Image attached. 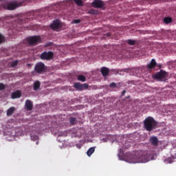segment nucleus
Instances as JSON below:
<instances>
[{"instance_id": "obj_1", "label": "nucleus", "mask_w": 176, "mask_h": 176, "mask_svg": "<svg viewBox=\"0 0 176 176\" xmlns=\"http://www.w3.org/2000/svg\"><path fill=\"white\" fill-rule=\"evenodd\" d=\"M124 159L128 163H147L153 159V155L147 154L142 151H138L133 153H126Z\"/></svg>"}, {"instance_id": "obj_2", "label": "nucleus", "mask_w": 176, "mask_h": 176, "mask_svg": "<svg viewBox=\"0 0 176 176\" xmlns=\"http://www.w3.org/2000/svg\"><path fill=\"white\" fill-rule=\"evenodd\" d=\"M24 2L23 1H9L8 0H3L0 1V8L1 9H4V10H14V9H17V8H20L23 6Z\"/></svg>"}, {"instance_id": "obj_3", "label": "nucleus", "mask_w": 176, "mask_h": 176, "mask_svg": "<svg viewBox=\"0 0 176 176\" xmlns=\"http://www.w3.org/2000/svg\"><path fill=\"white\" fill-rule=\"evenodd\" d=\"M144 127L146 131H152L157 127V123L156 120L152 117L146 118L144 121Z\"/></svg>"}, {"instance_id": "obj_4", "label": "nucleus", "mask_w": 176, "mask_h": 176, "mask_svg": "<svg viewBox=\"0 0 176 176\" xmlns=\"http://www.w3.org/2000/svg\"><path fill=\"white\" fill-rule=\"evenodd\" d=\"M27 41L30 46H35L41 43V37L39 36H30L27 38Z\"/></svg>"}, {"instance_id": "obj_5", "label": "nucleus", "mask_w": 176, "mask_h": 176, "mask_svg": "<svg viewBox=\"0 0 176 176\" xmlns=\"http://www.w3.org/2000/svg\"><path fill=\"white\" fill-rule=\"evenodd\" d=\"M54 56V54L53 52L49 51V52H43L40 55V58L41 60H46L47 61H49L50 60H53V57Z\"/></svg>"}, {"instance_id": "obj_6", "label": "nucleus", "mask_w": 176, "mask_h": 176, "mask_svg": "<svg viewBox=\"0 0 176 176\" xmlns=\"http://www.w3.org/2000/svg\"><path fill=\"white\" fill-rule=\"evenodd\" d=\"M46 69L45 63L40 62L36 63L34 67V71L36 74H43V72H46Z\"/></svg>"}, {"instance_id": "obj_7", "label": "nucleus", "mask_w": 176, "mask_h": 176, "mask_svg": "<svg viewBox=\"0 0 176 176\" xmlns=\"http://www.w3.org/2000/svg\"><path fill=\"white\" fill-rule=\"evenodd\" d=\"M74 87L77 90L82 91V90H85V89H88L89 85L86 83L80 84V82H75L74 85Z\"/></svg>"}, {"instance_id": "obj_8", "label": "nucleus", "mask_w": 176, "mask_h": 176, "mask_svg": "<svg viewBox=\"0 0 176 176\" xmlns=\"http://www.w3.org/2000/svg\"><path fill=\"white\" fill-rule=\"evenodd\" d=\"M60 27H61V23H60L59 19H56V20L54 21L53 23L50 25V28L54 31H57V30L60 28Z\"/></svg>"}, {"instance_id": "obj_9", "label": "nucleus", "mask_w": 176, "mask_h": 176, "mask_svg": "<svg viewBox=\"0 0 176 176\" xmlns=\"http://www.w3.org/2000/svg\"><path fill=\"white\" fill-rule=\"evenodd\" d=\"M154 78L155 79H158V80H162V79H166V72L160 71L155 75Z\"/></svg>"}, {"instance_id": "obj_10", "label": "nucleus", "mask_w": 176, "mask_h": 176, "mask_svg": "<svg viewBox=\"0 0 176 176\" xmlns=\"http://www.w3.org/2000/svg\"><path fill=\"white\" fill-rule=\"evenodd\" d=\"M92 6L94 8H97L98 9H100V8L104 7V2L101 0H94L92 3Z\"/></svg>"}, {"instance_id": "obj_11", "label": "nucleus", "mask_w": 176, "mask_h": 176, "mask_svg": "<svg viewBox=\"0 0 176 176\" xmlns=\"http://www.w3.org/2000/svg\"><path fill=\"white\" fill-rule=\"evenodd\" d=\"M25 107L27 111H32V108H34V104H32V102L30 100H27L25 101Z\"/></svg>"}, {"instance_id": "obj_12", "label": "nucleus", "mask_w": 176, "mask_h": 176, "mask_svg": "<svg viewBox=\"0 0 176 176\" xmlns=\"http://www.w3.org/2000/svg\"><path fill=\"white\" fill-rule=\"evenodd\" d=\"M150 142L151 145L157 146V145H159V139H157V137L156 136H153L150 138Z\"/></svg>"}, {"instance_id": "obj_13", "label": "nucleus", "mask_w": 176, "mask_h": 176, "mask_svg": "<svg viewBox=\"0 0 176 176\" xmlns=\"http://www.w3.org/2000/svg\"><path fill=\"white\" fill-rule=\"evenodd\" d=\"M20 97H21V91H16L13 92L11 95V98H12V100H14L16 98H20Z\"/></svg>"}, {"instance_id": "obj_14", "label": "nucleus", "mask_w": 176, "mask_h": 176, "mask_svg": "<svg viewBox=\"0 0 176 176\" xmlns=\"http://www.w3.org/2000/svg\"><path fill=\"white\" fill-rule=\"evenodd\" d=\"M100 72L103 76H108L109 74V69H108V67H103L101 68Z\"/></svg>"}, {"instance_id": "obj_15", "label": "nucleus", "mask_w": 176, "mask_h": 176, "mask_svg": "<svg viewBox=\"0 0 176 176\" xmlns=\"http://www.w3.org/2000/svg\"><path fill=\"white\" fill-rule=\"evenodd\" d=\"M156 67V60L155 59H152L151 63L147 65L148 69H153Z\"/></svg>"}, {"instance_id": "obj_16", "label": "nucleus", "mask_w": 176, "mask_h": 176, "mask_svg": "<svg viewBox=\"0 0 176 176\" xmlns=\"http://www.w3.org/2000/svg\"><path fill=\"white\" fill-rule=\"evenodd\" d=\"M16 108L14 107H11L7 110V116H12L14 113Z\"/></svg>"}, {"instance_id": "obj_17", "label": "nucleus", "mask_w": 176, "mask_h": 176, "mask_svg": "<svg viewBox=\"0 0 176 176\" xmlns=\"http://www.w3.org/2000/svg\"><path fill=\"white\" fill-rule=\"evenodd\" d=\"M39 87H41V82H39L38 80L35 81L33 85V89L34 91L38 90Z\"/></svg>"}, {"instance_id": "obj_18", "label": "nucleus", "mask_w": 176, "mask_h": 176, "mask_svg": "<svg viewBox=\"0 0 176 176\" xmlns=\"http://www.w3.org/2000/svg\"><path fill=\"white\" fill-rule=\"evenodd\" d=\"M96 151V147H91L88 149L87 151V155L90 157L93 153H94V151Z\"/></svg>"}, {"instance_id": "obj_19", "label": "nucleus", "mask_w": 176, "mask_h": 176, "mask_svg": "<svg viewBox=\"0 0 176 176\" xmlns=\"http://www.w3.org/2000/svg\"><path fill=\"white\" fill-rule=\"evenodd\" d=\"M126 43H128V45H130V46H134V45L137 43V40L129 39L126 40Z\"/></svg>"}, {"instance_id": "obj_20", "label": "nucleus", "mask_w": 176, "mask_h": 176, "mask_svg": "<svg viewBox=\"0 0 176 176\" xmlns=\"http://www.w3.org/2000/svg\"><path fill=\"white\" fill-rule=\"evenodd\" d=\"M171 21H173V19H171V17H165L164 19V23H165L166 24H170Z\"/></svg>"}, {"instance_id": "obj_21", "label": "nucleus", "mask_w": 176, "mask_h": 176, "mask_svg": "<svg viewBox=\"0 0 176 176\" xmlns=\"http://www.w3.org/2000/svg\"><path fill=\"white\" fill-rule=\"evenodd\" d=\"M78 80H80V82H86V77L83 75H79L78 76Z\"/></svg>"}, {"instance_id": "obj_22", "label": "nucleus", "mask_w": 176, "mask_h": 176, "mask_svg": "<svg viewBox=\"0 0 176 176\" xmlns=\"http://www.w3.org/2000/svg\"><path fill=\"white\" fill-rule=\"evenodd\" d=\"M31 20H32V18H25L24 19H21V24L24 23H28V21H31Z\"/></svg>"}, {"instance_id": "obj_23", "label": "nucleus", "mask_w": 176, "mask_h": 176, "mask_svg": "<svg viewBox=\"0 0 176 176\" xmlns=\"http://www.w3.org/2000/svg\"><path fill=\"white\" fill-rule=\"evenodd\" d=\"M77 6H83V1L82 0H74Z\"/></svg>"}, {"instance_id": "obj_24", "label": "nucleus", "mask_w": 176, "mask_h": 176, "mask_svg": "<svg viewBox=\"0 0 176 176\" xmlns=\"http://www.w3.org/2000/svg\"><path fill=\"white\" fill-rule=\"evenodd\" d=\"M69 122L71 123V124H76V118H74V117H71Z\"/></svg>"}, {"instance_id": "obj_25", "label": "nucleus", "mask_w": 176, "mask_h": 176, "mask_svg": "<svg viewBox=\"0 0 176 176\" xmlns=\"http://www.w3.org/2000/svg\"><path fill=\"white\" fill-rule=\"evenodd\" d=\"M17 64H19V61L17 60L12 61L10 63V67H12L13 68V67H16L17 65Z\"/></svg>"}, {"instance_id": "obj_26", "label": "nucleus", "mask_w": 176, "mask_h": 176, "mask_svg": "<svg viewBox=\"0 0 176 176\" xmlns=\"http://www.w3.org/2000/svg\"><path fill=\"white\" fill-rule=\"evenodd\" d=\"M173 160H171V159L168 158V159H166L165 160L164 162L166 164H171V163H173Z\"/></svg>"}, {"instance_id": "obj_27", "label": "nucleus", "mask_w": 176, "mask_h": 176, "mask_svg": "<svg viewBox=\"0 0 176 176\" xmlns=\"http://www.w3.org/2000/svg\"><path fill=\"white\" fill-rule=\"evenodd\" d=\"M3 42H5V36H3V35L0 34V45Z\"/></svg>"}, {"instance_id": "obj_28", "label": "nucleus", "mask_w": 176, "mask_h": 176, "mask_svg": "<svg viewBox=\"0 0 176 176\" xmlns=\"http://www.w3.org/2000/svg\"><path fill=\"white\" fill-rule=\"evenodd\" d=\"M109 86H110V87H111L112 89H113V88H115V87H118V85H116V83H115V82H111Z\"/></svg>"}, {"instance_id": "obj_29", "label": "nucleus", "mask_w": 176, "mask_h": 176, "mask_svg": "<svg viewBox=\"0 0 176 176\" xmlns=\"http://www.w3.org/2000/svg\"><path fill=\"white\" fill-rule=\"evenodd\" d=\"M0 90H5V85L3 83H0Z\"/></svg>"}, {"instance_id": "obj_30", "label": "nucleus", "mask_w": 176, "mask_h": 176, "mask_svg": "<svg viewBox=\"0 0 176 176\" xmlns=\"http://www.w3.org/2000/svg\"><path fill=\"white\" fill-rule=\"evenodd\" d=\"M73 23L74 24H79V23H80V19H75L73 21Z\"/></svg>"}, {"instance_id": "obj_31", "label": "nucleus", "mask_w": 176, "mask_h": 176, "mask_svg": "<svg viewBox=\"0 0 176 176\" xmlns=\"http://www.w3.org/2000/svg\"><path fill=\"white\" fill-rule=\"evenodd\" d=\"M129 71H130V69H121V72H127V73H129Z\"/></svg>"}, {"instance_id": "obj_32", "label": "nucleus", "mask_w": 176, "mask_h": 176, "mask_svg": "<svg viewBox=\"0 0 176 176\" xmlns=\"http://www.w3.org/2000/svg\"><path fill=\"white\" fill-rule=\"evenodd\" d=\"M32 140H38V136L35 135V136H31Z\"/></svg>"}, {"instance_id": "obj_33", "label": "nucleus", "mask_w": 176, "mask_h": 176, "mask_svg": "<svg viewBox=\"0 0 176 176\" xmlns=\"http://www.w3.org/2000/svg\"><path fill=\"white\" fill-rule=\"evenodd\" d=\"M96 11L94 10H90L89 12V13L90 14H94V12H95Z\"/></svg>"}, {"instance_id": "obj_34", "label": "nucleus", "mask_w": 176, "mask_h": 176, "mask_svg": "<svg viewBox=\"0 0 176 176\" xmlns=\"http://www.w3.org/2000/svg\"><path fill=\"white\" fill-rule=\"evenodd\" d=\"M126 94V90H123L122 92V94L121 96H123Z\"/></svg>"}, {"instance_id": "obj_35", "label": "nucleus", "mask_w": 176, "mask_h": 176, "mask_svg": "<svg viewBox=\"0 0 176 176\" xmlns=\"http://www.w3.org/2000/svg\"><path fill=\"white\" fill-rule=\"evenodd\" d=\"M111 36V33H109V32L107 33V36L109 37Z\"/></svg>"}, {"instance_id": "obj_36", "label": "nucleus", "mask_w": 176, "mask_h": 176, "mask_svg": "<svg viewBox=\"0 0 176 176\" xmlns=\"http://www.w3.org/2000/svg\"><path fill=\"white\" fill-rule=\"evenodd\" d=\"M36 145H38V144H39V142H36Z\"/></svg>"}, {"instance_id": "obj_37", "label": "nucleus", "mask_w": 176, "mask_h": 176, "mask_svg": "<svg viewBox=\"0 0 176 176\" xmlns=\"http://www.w3.org/2000/svg\"><path fill=\"white\" fill-rule=\"evenodd\" d=\"M127 98H130V96H128Z\"/></svg>"}]
</instances>
